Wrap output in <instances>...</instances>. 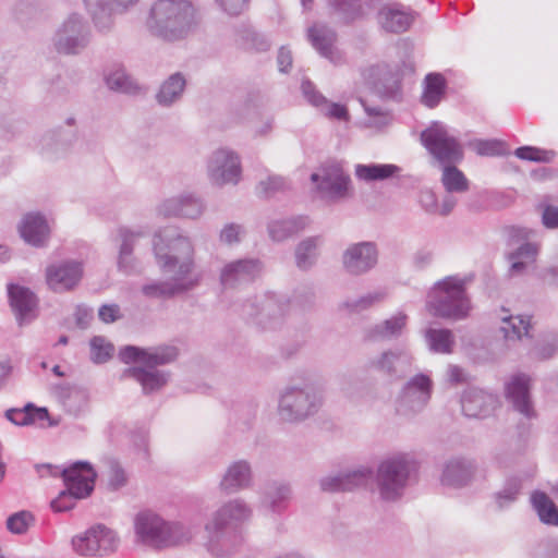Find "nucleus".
<instances>
[{
    "label": "nucleus",
    "mask_w": 558,
    "mask_h": 558,
    "mask_svg": "<svg viewBox=\"0 0 558 558\" xmlns=\"http://www.w3.org/2000/svg\"><path fill=\"white\" fill-rule=\"evenodd\" d=\"M500 322L499 332L508 345L530 337L531 318L529 316L505 315L500 317Z\"/></svg>",
    "instance_id": "4c0bfd02"
},
{
    "label": "nucleus",
    "mask_w": 558,
    "mask_h": 558,
    "mask_svg": "<svg viewBox=\"0 0 558 558\" xmlns=\"http://www.w3.org/2000/svg\"><path fill=\"white\" fill-rule=\"evenodd\" d=\"M149 33L168 43L185 39L196 25L195 8L187 0H157L146 22Z\"/></svg>",
    "instance_id": "20e7f679"
},
{
    "label": "nucleus",
    "mask_w": 558,
    "mask_h": 558,
    "mask_svg": "<svg viewBox=\"0 0 558 558\" xmlns=\"http://www.w3.org/2000/svg\"><path fill=\"white\" fill-rule=\"evenodd\" d=\"M244 234L245 229L242 225L230 222L221 229L219 240L227 245H233L240 243Z\"/></svg>",
    "instance_id": "052dcab7"
},
{
    "label": "nucleus",
    "mask_w": 558,
    "mask_h": 558,
    "mask_svg": "<svg viewBox=\"0 0 558 558\" xmlns=\"http://www.w3.org/2000/svg\"><path fill=\"white\" fill-rule=\"evenodd\" d=\"M19 230L23 240L36 247L46 245L50 234L48 221L39 213L26 214L20 223Z\"/></svg>",
    "instance_id": "f704fd0d"
},
{
    "label": "nucleus",
    "mask_w": 558,
    "mask_h": 558,
    "mask_svg": "<svg viewBox=\"0 0 558 558\" xmlns=\"http://www.w3.org/2000/svg\"><path fill=\"white\" fill-rule=\"evenodd\" d=\"M90 41V28L87 21L77 13H71L57 28L52 45L58 53L75 56L81 53Z\"/></svg>",
    "instance_id": "9d476101"
},
{
    "label": "nucleus",
    "mask_w": 558,
    "mask_h": 558,
    "mask_svg": "<svg viewBox=\"0 0 558 558\" xmlns=\"http://www.w3.org/2000/svg\"><path fill=\"white\" fill-rule=\"evenodd\" d=\"M537 243L524 242L508 256L511 262L510 271L512 275L522 274L530 264H533L538 254Z\"/></svg>",
    "instance_id": "de8ad7c7"
},
{
    "label": "nucleus",
    "mask_w": 558,
    "mask_h": 558,
    "mask_svg": "<svg viewBox=\"0 0 558 558\" xmlns=\"http://www.w3.org/2000/svg\"><path fill=\"white\" fill-rule=\"evenodd\" d=\"M208 174L216 185L236 184L241 178L239 156L226 148L214 151L208 161Z\"/></svg>",
    "instance_id": "6ab92c4d"
},
{
    "label": "nucleus",
    "mask_w": 558,
    "mask_h": 558,
    "mask_svg": "<svg viewBox=\"0 0 558 558\" xmlns=\"http://www.w3.org/2000/svg\"><path fill=\"white\" fill-rule=\"evenodd\" d=\"M106 85L110 90L137 95L141 92L138 83L125 71L124 68L111 70L105 77Z\"/></svg>",
    "instance_id": "49530a36"
},
{
    "label": "nucleus",
    "mask_w": 558,
    "mask_h": 558,
    "mask_svg": "<svg viewBox=\"0 0 558 558\" xmlns=\"http://www.w3.org/2000/svg\"><path fill=\"white\" fill-rule=\"evenodd\" d=\"M32 515L29 512L21 511L10 515L7 520V527L14 534H23L27 531Z\"/></svg>",
    "instance_id": "680f3d73"
},
{
    "label": "nucleus",
    "mask_w": 558,
    "mask_h": 558,
    "mask_svg": "<svg viewBox=\"0 0 558 558\" xmlns=\"http://www.w3.org/2000/svg\"><path fill=\"white\" fill-rule=\"evenodd\" d=\"M138 0H84L87 11L90 13L95 26L104 32L113 23V14L125 11Z\"/></svg>",
    "instance_id": "c756f323"
},
{
    "label": "nucleus",
    "mask_w": 558,
    "mask_h": 558,
    "mask_svg": "<svg viewBox=\"0 0 558 558\" xmlns=\"http://www.w3.org/2000/svg\"><path fill=\"white\" fill-rule=\"evenodd\" d=\"M301 89L308 104L319 109L326 117L342 121L349 120L347 107L340 104L329 102L310 80L302 81Z\"/></svg>",
    "instance_id": "72a5a7b5"
},
{
    "label": "nucleus",
    "mask_w": 558,
    "mask_h": 558,
    "mask_svg": "<svg viewBox=\"0 0 558 558\" xmlns=\"http://www.w3.org/2000/svg\"><path fill=\"white\" fill-rule=\"evenodd\" d=\"M320 236H310L301 241L295 248V263L302 270L310 269L317 259V248L322 244Z\"/></svg>",
    "instance_id": "8fccbe9b"
},
{
    "label": "nucleus",
    "mask_w": 558,
    "mask_h": 558,
    "mask_svg": "<svg viewBox=\"0 0 558 558\" xmlns=\"http://www.w3.org/2000/svg\"><path fill=\"white\" fill-rule=\"evenodd\" d=\"M426 305L436 317L453 320L468 317L471 304L464 279L450 276L436 282L427 295Z\"/></svg>",
    "instance_id": "39448f33"
},
{
    "label": "nucleus",
    "mask_w": 558,
    "mask_h": 558,
    "mask_svg": "<svg viewBox=\"0 0 558 558\" xmlns=\"http://www.w3.org/2000/svg\"><path fill=\"white\" fill-rule=\"evenodd\" d=\"M514 155L523 160L536 162H550L556 156L554 150H546L533 146H522L515 149Z\"/></svg>",
    "instance_id": "4d7b16f0"
},
{
    "label": "nucleus",
    "mask_w": 558,
    "mask_h": 558,
    "mask_svg": "<svg viewBox=\"0 0 558 558\" xmlns=\"http://www.w3.org/2000/svg\"><path fill=\"white\" fill-rule=\"evenodd\" d=\"M185 77L180 73L171 74L159 87L156 94L157 102L162 107H170L178 102L185 89Z\"/></svg>",
    "instance_id": "a19ab883"
},
{
    "label": "nucleus",
    "mask_w": 558,
    "mask_h": 558,
    "mask_svg": "<svg viewBox=\"0 0 558 558\" xmlns=\"http://www.w3.org/2000/svg\"><path fill=\"white\" fill-rule=\"evenodd\" d=\"M223 12L231 16L242 14L247 10L250 0H216Z\"/></svg>",
    "instance_id": "0e129e2a"
},
{
    "label": "nucleus",
    "mask_w": 558,
    "mask_h": 558,
    "mask_svg": "<svg viewBox=\"0 0 558 558\" xmlns=\"http://www.w3.org/2000/svg\"><path fill=\"white\" fill-rule=\"evenodd\" d=\"M416 462L408 453H393L383 459L375 473V483L385 501L400 499L416 472Z\"/></svg>",
    "instance_id": "0eeeda50"
},
{
    "label": "nucleus",
    "mask_w": 558,
    "mask_h": 558,
    "mask_svg": "<svg viewBox=\"0 0 558 558\" xmlns=\"http://www.w3.org/2000/svg\"><path fill=\"white\" fill-rule=\"evenodd\" d=\"M61 473L65 489L51 501V508L57 512L71 510L77 499L88 497L97 477L96 471L86 461H76Z\"/></svg>",
    "instance_id": "6e6552de"
},
{
    "label": "nucleus",
    "mask_w": 558,
    "mask_h": 558,
    "mask_svg": "<svg viewBox=\"0 0 558 558\" xmlns=\"http://www.w3.org/2000/svg\"><path fill=\"white\" fill-rule=\"evenodd\" d=\"M421 142L440 165L459 163L464 157L463 146L441 122H433L421 133Z\"/></svg>",
    "instance_id": "1a4fd4ad"
},
{
    "label": "nucleus",
    "mask_w": 558,
    "mask_h": 558,
    "mask_svg": "<svg viewBox=\"0 0 558 558\" xmlns=\"http://www.w3.org/2000/svg\"><path fill=\"white\" fill-rule=\"evenodd\" d=\"M365 83L381 98H395L401 88V70L398 64L378 63L363 71Z\"/></svg>",
    "instance_id": "4468645a"
},
{
    "label": "nucleus",
    "mask_w": 558,
    "mask_h": 558,
    "mask_svg": "<svg viewBox=\"0 0 558 558\" xmlns=\"http://www.w3.org/2000/svg\"><path fill=\"white\" fill-rule=\"evenodd\" d=\"M134 525L137 539L153 548L184 544L193 537L190 527L179 522H167L150 511L138 513Z\"/></svg>",
    "instance_id": "423d86ee"
},
{
    "label": "nucleus",
    "mask_w": 558,
    "mask_h": 558,
    "mask_svg": "<svg viewBox=\"0 0 558 558\" xmlns=\"http://www.w3.org/2000/svg\"><path fill=\"white\" fill-rule=\"evenodd\" d=\"M307 223L304 216L274 220L268 225V234L272 241L282 242L304 230Z\"/></svg>",
    "instance_id": "ea45409f"
},
{
    "label": "nucleus",
    "mask_w": 558,
    "mask_h": 558,
    "mask_svg": "<svg viewBox=\"0 0 558 558\" xmlns=\"http://www.w3.org/2000/svg\"><path fill=\"white\" fill-rule=\"evenodd\" d=\"M401 168L392 163H359L355 166V177L365 182L383 181L397 175Z\"/></svg>",
    "instance_id": "a18cd8bd"
},
{
    "label": "nucleus",
    "mask_w": 558,
    "mask_h": 558,
    "mask_svg": "<svg viewBox=\"0 0 558 558\" xmlns=\"http://www.w3.org/2000/svg\"><path fill=\"white\" fill-rule=\"evenodd\" d=\"M413 362V356L405 348H390L379 354L369 357L365 363L368 372H374L387 377H401Z\"/></svg>",
    "instance_id": "dca6fc26"
},
{
    "label": "nucleus",
    "mask_w": 558,
    "mask_h": 558,
    "mask_svg": "<svg viewBox=\"0 0 558 558\" xmlns=\"http://www.w3.org/2000/svg\"><path fill=\"white\" fill-rule=\"evenodd\" d=\"M128 483V476L124 470L118 462L112 461L110 463V475H109V486L117 490Z\"/></svg>",
    "instance_id": "69168bd1"
},
{
    "label": "nucleus",
    "mask_w": 558,
    "mask_h": 558,
    "mask_svg": "<svg viewBox=\"0 0 558 558\" xmlns=\"http://www.w3.org/2000/svg\"><path fill=\"white\" fill-rule=\"evenodd\" d=\"M506 398L514 411L525 418L535 417L533 402L530 395V378L524 374L515 375L506 386Z\"/></svg>",
    "instance_id": "c85d7f7f"
},
{
    "label": "nucleus",
    "mask_w": 558,
    "mask_h": 558,
    "mask_svg": "<svg viewBox=\"0 0 558 558\" xmlns=\"http://www.w3.org/2000/svg\"><path fill=\"white\" fill-rule=\"evenodd\" d=\"M145 236L141 229L120 227L117 230L114 241L118 245L117 266L119 271L131 275L136 270L137 262L133 254L138 241Z\"/></svg>",
    "instance_id": "4be33fe9"
},
{
    "label": "nucleus",
    "mask_w": 558,
    "mask_h": 558,
    "mask_svg": "<svg viewBox=\"0 0 558 558\" xmlns=\"http://www.w3.org/2000/svg\"><path fill=\"white\" fill-rule=\"evenodd\" d=\"M253 483V471L248 461L231 462L219 481V490L225 495H233L248 489Z\"/></svg>",
    "instance_id": "a878e982"
},
{
    "label": "nucleus",
    "mask_w": 558,
    "mask_h": 558,
    "mask_svg": "<svg viewBox=\"0 0 558 558\" xmlns=\"http://www.w3.org/2000/svg\"><path fill=\"white\" fill-rule=\"evenodd\" d=\"M4 415L11 423L19 426H27L49 418L47 408H38L31 402L23 408L7 410Z\"/></svg>",
    "instance_id": "c03bdc74"
},
{
    "label": "nucleus",
    "mask_w": 558,
    "mask_h": 558,
    "mask_svg": "<svg viewBox=\"0 0 558 558\" xmlns=\"http://www.w3.org/2000/svg\"><path fill=\"white\" fill-rule=\"evenodd\" d=\"M153 248L157 264L167 279L142 287V293L153 299H170L194 290L201 282L195 270L194 246L175 229L165 228L154 236Z\"/></svg>",
    "instance_id": "f257e3e1"
},
{
    "label": "nucleus",
    "mask_w": 558,
    "mask_h": 558,
    "mask_svg": "<svg viewBox=\"0 0 558 558\" xmlns=\"http://www.w3.org/2000/svg\"><path fill=\"white\" fill-rule=\"evenodd\" d=\"M284 180L281 177H269L266 181H260L257 190L260 194L268 197L275 192L283 189Z\"/></svg>",
    "instance_id": "774afa93"
},
{
    "label": "nucleus",
    "mask_w": 558,
    "mask_h": 558,
    "mask_svg": "<svg viewBox=\"0 0 558 558\" xmlns=\"http://www.w3.org/2000/svg\"><path fill=\"white\" fill-rule=\"evenodd\" d=\"M307 38L318 53L333 64L343 61V54L336 47L337 33L326 24H314L307 29Z\"/></svg>",
    "instance_id": "7c9ffc66"
},
{
    "label": "nucleus",
    "mask_w": 558,
    "mask_h": 558,
    "mask_svg": "<svg viewBox=\"0 0 558 558\" xmlns=\"http://www.w3.org/2000/svg\"><path fill=\"white\" fill-rule=\"evenodd\" d=\"M330 15L338 22L350 25L365 16L361 0H326Z\"/></svg>",
    "instance_id": "58836bf2"
},
{
    "label": "nucleus",
    "mask_w": 558,
    "mask_h": 558,
    "mask_svg": "<svg viewBox=\"0 0 558 558\" xmlns=\"http://www.w3.org/2000/svg\"><path fill=\"white\" fill-rule=\"evenodd\" d=\"M73 550L83 557H104L114 553L119 538L114 531L104 524H96L71 541Z\"/></svg>",
    "instance_id": "9b49d317"
},
{
    "label": "nucleus",
    "mask_w": 558,
    "mask_h": 558,
    "mask_svg": "<svg viewBox=\"0 0 558 558\" xmlns=\"http://www.w3.org/2000/svg\"><path fill=\"white\" fill-rule=\"evenodd\" d=\"M433 392V380L426 374L411 377L402 387L399 396V408L404 413H418L429 402Z\"/></svg>",
    "instance_id": "a211bd4d"
},
{
    "label": "nucleus",
    "mask_w": 558,
    "mask_h": 558,
    "mask_svg": "<svg viewBox=\"0 0 558 558\" xmlns=\"http://www.w3.org/2000/svg\"><path fill=\"white\" fill-rule=\"evenodd\" d=\"M373 477L369 468H359L352 471L339 472L320 478L319 486L326 493L351 492L364 486Z\"/></svg>",
    "instance_id": "393cba45"
},
{
    "label": "nucleus",
    "mask_w": 558,
    "mask_h": 558,
    "mask_svg": "<svg viewBox=\"0 0 558 558\" xmlns=\"http://www.w3.org/2000/svg\"><path fill=\"white\" fill-rule=\"evenodd\" d=\"M53 393L64 410L73 416L81 415L87 409L88 395L82 388L71 385H56Z\"/></svg>",
    "instance_id": "e433bc0d"
},
{
    "label": "nucleus",
    "mask_w": 558,
    "mask_h": 558,
    "mask_svg": "<svg viewBox=\"0 0 558 558\" xmlns=\"http://www.w3.org/2000/svg\"><path fill=\"white\" fill-rule=\"evenodd\" d=\"M83 276V266L76 260L53 264L46 269V281L53 292H65L74 289Z\"/></svg>",
    "instance_id": "412c9836"
},
{
    "label": "nucleus",
    "mask_w": 558,
    "mask_h": 558,
    "mask_svg": "<svg viewBox=\"0 0 558 558\" xmlns=\"http://www.w3.org/2000/svg\"><path fill=\"white\" fill-rule=\"evenodd\" d=\"M379 251L375 242L361 241L349 244L341 254V266L350 277H362L376 268Z\"/></svg>",
    "instance_id": "ddd939ff"
},
{
    "label": "nucleus",
    "mask_w": 558,
    "mask_h": 558,
    "mask_svg": "<svg viewBox=\"0 0 558 558\" xmlns=\"http://www.w3.org/2000/svg\"><path fill=\"white\" fill-rule=\"evenodd\" d=\"M475 151L481 156H502L507 154L506 145L497 140H481L474 143Z\"/></svg>",
    "instance_id": "13d9d810"
},
{
    "label": "nucleus",
    "mask_w": 558,
    "mask_h": 558,
    "mask_svg": "<svg viewBox=\"0 0 558 558\" xmlns=\"http://www.w3.org/2000/svg\"><path fill=\"white\" fill-rule=\"evenodd\" d=\"M291 498V485L286 482L274 481L263 487L259 506L264 511L279 515L288 509Z\"/></svg>",
    "instance_id": "2f4dec72"
},
{
    "label": "nucleus",
    "mask_w": 558,
    "mask_h": 558,
    "mask_svg": "<svg viewBox=\"0 0 558 558\" xmlns=\"http://www.w3.org/2000/svg\"><path fill=\"white\" fill-rule=\"evenodd\" d=\"M41 147L48 151L57 150L58 146H65L71 143L70 140L64 138V134L61 131H52L45 134L41 138Z\"/></svg>",
    "instance_id": "e2e57ef3"
},
{
    "label": "nucleus",
    "mask_w": 558,
    "mask_h": 558,
    "mask_svg": "<svg viewBox=\"0 0 558 558\" xmlns=\"http://www.w3.org/2000/svg\"><path fill=\"white\" fill-rule=\"evenodd\" d=\"M424 339L430 352L438 354H451L456 345V337L447 328H427Z\"/></svg>",
    "instance_id": "37998d69"
},
{
    "label": "nucleus",
    "mask_w": 558,
    "mask_h": 558,
    "mask_svg": "<svg viewBox=\"0 0 558 558\" xmlns=\"http://www.w3.org/2000/svg\"><path fill=\"white\" fill-rule=\"evenodd\" d=\"M264 264L258 258H241L227 263L220 270V283L223 289H236L260 277Z\"/></svg>",
    "instance_id": "f3484780"
},
{
    "label": "nucleus",
    "mask_w": 558,
    "mask_h": 558,
    "mask_svg": "<svg viewBox=\"0 0 558 558\" xmlns=\"http://www.w3.org/2000/svg\"><path fill=\"white\" fill-rule=\"evenodd\" d=\"M158 214L168 217L198 218L204 211L202 199L193 194H182L163 201L158 206Z\"/></svg>",
    "instance_id": "473e14b6"
},
{
    "label": "nucleus",
    "mask_w": 558,
    "mask_h": 558,
    "mask_svg": "<svg viewBox=\"0 0 558 558\" xmlns=\"http://www.w3.org/2000/svg\"><path fill=\"white\" fill-rule=\"evenodd\" d=\"M10 305L15 314L19 325L29 324L37 316L38 299L28 288L8 284Z\"/></svg>",
    "instance_id": "cd10ccee"
},
{
    "label": "nucleus",
    "mask_w": 558,
    "mask_h": 558,
    "mask_svg": "<svg viewBox=\"0 0 558 558\" xmlns=\"http://www.w3.org/2000/svg\"><path fill=\"white\" fill-rule=\"evenodd\" d=\"M478 477L484 478L485 475L474 460L454 457L445 463L440 480L445 486L461 488L471 485Z\"/></svg>",
    "instance_id": "aec40b11"
},
{
    "label": "nucleus",
    "mask_w": 558,
    "mask_h": 558,
    "mask_svg": "<svg viewBox=\"0 0 558 558\" xmlns=\"http://www.w3.org/2000/svg\"><path fill=\"white\" fill-rule=\"evenodd\" d=\"M418 202L422 208L432 215H437L439 210V203L436 194L432 190H423L420 192Z\"/></svg>",
    "instance_id": "338daca9"
},
{
    "label": "nucleus",
    "mask_w": 558,
    "mask_h": 558,
    "mask_svg": "<svg viewBox=\"0 0 558 558\" xmlns=\"http://www.w3.org/2000/svg\"><path fill=\"white\" fill-rule=\"evenodd\" d=\"M289 303L284 298L266 292L247 300L242 305V314L255 319L264 328L276 326L288 312Z\"/></svg>",
    "instance_id": "f8f14e48"
},
{
    "label": "nucleus",
    "mask_w": 558,
    "mask_h": 558,
    "mask_svg": "<svg viewBox=\"0 0 558 558\" xmlns=\"http://www.w3.org/2000/svg\"><path fill=\"white\" fill-rule=\"evenodd\" d=\"M324 402V383L306 376L292 380L280 391L277 411L283 422L302 423L318 414Z\"/></svg>",
    "instance_id": "7ed1b4c3"
},
{
    "label": "nucleus",
    "mask_w": 558,
    "mask_h": 558,
    "mask_svg": "<svg viewBox=\"0 0 558 558\" xmlns=\"http://www.w3.org/2000/svg\"><path fill=\"white\" fill-rule=\"evenodd\" d=\"M422 102L429 107H436L445 95L446 80L439 73H429L426 75Z\"/></svg>",
    "instance_id": "3c124183"
},
{
    "label": "nucleus",
    "mask_w": 558,
    "mask_h": 558,
    "mask_svg": "<svg viewBox=\"0 0 558 558\" xmlns=\"http://www.w3.org/2000/svg\"><path fill=\"white\" fill-rule=\"evenodd\" d=\"M416 19V12L401 3L383 5L377 13V22L381 29L391 34L407 32Z\"/></svg>",
    "instance_id": "5701e85b"
},
{
    "label": "nucleus",
    "mask_w": 558,
    "mask_h": 558,
    "mask_svg": "<svg viewBox=\"0 0 558 558\" xmlns=\"http://www.w3.org/2000/svg\"><path fill=\"white\" fill-rule=\"evenodd\" d=\"M522 489V480L519 476H510L505 481L504 486L494 494V501L498 510L509 508L514 504Z\"/></svg>",
    "instance_id": "864d4df0"
},
{
    "label": "nucleus",
    "mask_w": 558,
    "mask_h": 558,
    "mask_svg": "<svg viewBox=\"0 0 558 558\" xmlns=\"http://www.w3.org/2000/svg\"><path fill=\"white\" fill-rule=\"evenodd\" d=\"M531 501L544 524L558 525V507L545 493L534 492Z\"/></svg>",
    "instance_id": "603ef678"
},
{
    "label": "nucleus",
    "mask_w": 558,
    "mask_h": 558,
    "mask_svg": "<svg viewBox=\"0 0 558 558\" xmlns=\"http://www.w3.org/2000/svg\"><path fill=\"white\" fill-rule=\"evenodd\" d=\"M386 298V291L379 289L361 295L357 299L347 300L342 303V307L350 313H361L383 303Z\"/></svg>",
    "instance_id": "5fc2aeb1"
},
{
    "label": "nucleus",
    "mask_w": 558,
    "mask_h": 558,
    "mask_svg": "<svg viewBox=\"0 0 558 558\" xmlns=\"http://www.w3.org/2000/svg\"><path fill=\"white\" fill-rule=\"evenodd\" d=\"M113 351V344L101 336H96L90 340V357L97 364L107 362L112 356Z\"/></svg>",
    "instance_id": "6e6d98bb"
},
{
    "label": "nucleus",
    "mask_w": 558,
    "mask_h": 558,
    "mask_svg": "<svg viewBox=\"0 0 558 558\" xmlns=\"http://www.w3.org/2000/svg\"><path fill=\"white\" fill-rule=\"evenodd\" d=\"M252 517L253 509L243 498L222 502L204 526L207 551L215 558H229L238 553L244 543L243 525Z\"/></svg>",
    "instance_id": "f03ea898"
},
{
    "label": "nucleus",
    "mask_w": 558,
    "mask_h": 558,
    "mask_svg": "<svg viewBox=\"0 0 558 558\" xmlns=\"http://www.w3.org/2000/svg\"><path fill=\"white\" fill-rule=\"evenodd\" d=\"M312 181L317 184V189L332 198L344 196L348 185L350 183L349 177L342 172L326 173L320 177L318 173H313Z\"/></svg>",
    "instance_id": "79ce46f5"
},
{
    "label": "nucleus",
    "mask_w": 558,
    "mask_h": 558,
    "mask_svg": "<svg viewBox=\"0 0 558 558\" xmlns=\"http://www.w3.org/2000/svg\"><path fill=\"white\" fill-rule=\"evenodd\" d=\"M456 165L447 163L441 166L440 182L447 193H464L470 189V181Z\"/></svg>",
    "instance_id": "09e8293b"
},
{
    "label": "nucleus",
    "mask_w": 558,
    "mask_h": 558,
    "mask_svg": "<svg viewBox=\"0 0 558 558\" xmlns=\"http://www.w3.org/2000/svg\"><path fill=\"white\" fill-rule=\"evenodd\" d=\"M361 104L364 108V111L368 116V120L365 123L366 126L383 128L389 123V121H390L389 114L385 110H383L380 107H371L362 99H361Z\"/></svg>",
    "instance_id": "bf43d9fd"
},
{
    "label": "nucleus",
    "mask_w": 558,
    "mask_h": 558,
    "mask_svg": "<svg viewBox=\"0 0 558 558\" xmlns=\"http://www.w3.org/2000/svg\"><path fill=\"white\" fill-rule=\"evenodd\" d=\"M408 315L398 312L391 317L366 327L363 331V340L365 342H385L400 338L408 325Z\"/></svg>",
    "instance_id": "bb28decb"
},
{
    "label": "nucleus",
    "mask_w": 558,
    "mask_h": 558,
    "mask_svg": "<svg viewBox=\"0 0 558 558\" xmlns=\"http://www.w3.org/2000/svg\"><path fill=\"white\" fill-rule=\"evenodd\" d=\"M179 356V349L171 344H160L150 348L125 345L119 352L120 360L125 363L141 362L144 366L157 368L173 363Z\"/></svg>",
    "instance_id": "2eb2a0df"
},
{
    "label": "nucleus",
    "mask_w": 558,
    "mask_h": 558,
    "mask_svg": "<svg viewBox=\"0 0 558 558\" xmlns=\"http://www.w3.org/2000/svg\"><path fill=\"white\" fill-rule=\"evenodd\" d=\"M497 404L496 395L476 387H469L461 397L462 412L468 417H487L493 414Z\"/></svg>",
    "instance_id": "b1692460"
},
{
    "label": "nucleus",
    "mask_w": 558,
    "mask_h": 558,
    "mask_svg": "<svg viewBox=\"0 0 558 558\" xmlns=\"http://www.w3.org/2000/svg\"><path fill=\"white\" fill-rule=\"evenodd\" d=\"M123 377L134 378L141 384L143 392L149 395L161 390L169 383L171 373L148 366H136L125 369Z\"/></svg>",
    "instance_id": "c9c22d12"
}]
</instances>
